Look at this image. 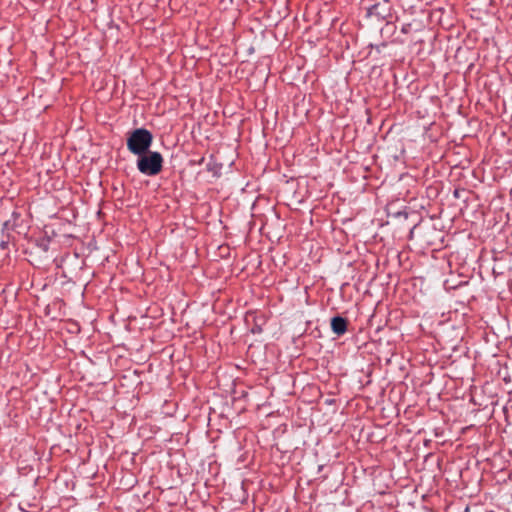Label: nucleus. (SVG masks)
I'll return each instance as SVG.
<instances>
[{"instance_id": "nucleus-3", "label": "nucleus", "mask_w": 512, "mask_h": 512, "mask_svg": "<svg viewBox=\"0 0 512 512\" xmlns=\"http://www.w3.org/2000/svg\"><path fill=\"white\" fill-rule=\"evenodd\" d=\"M347 324V320L340 316L331 319V329L338 336L343 335L347 331Z\"/></svg>"}, {"instance_id": "nucleus-2", "label": "nucleus", "mask_w": 512, "mask_h": 512, "mask_svg": "<svg viewBox=\"0 0 512 512\" xmlns=\"http://www.w3.org/2000/svg\"><path fill=\"white\" fill-rule=\"evenodd\" d=\"M163 167V157L159 152L148 151L139 156L137 160L138 170L147 176L159 174Z\"/></svg>"}, {"instance_id": "nucleus-1", "label": "nucleus", "mask_w": 512, "mask_h": 512, "mask_svg": "<svg viewBox=\"0 0 512 512\" xmlns=\"http://www.w3.org/2000/svg\"><path fill=\"white\" fill-rule=\"evenodd\" d=\"M152 142L153 135L149 130L137 128L129 133L127 148L132 154L141 156L149 151Z\"/></svg>"}]
</instances>
